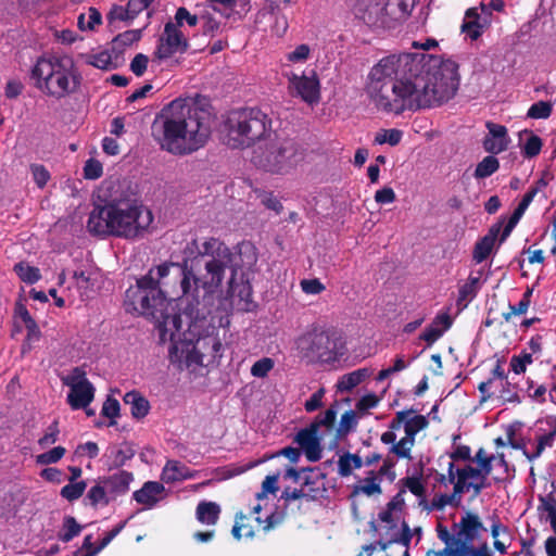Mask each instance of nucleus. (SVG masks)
Wrapping results in <instances>:
<instances>
[{
	"instance_id": "1",
	"label": "nucleus",
	"mask_w": 556,
	"mask_h": 556,
	"mask_svg": "<svg viewBox=\"0 0 556 556\" xmlns=\"http://www.w3.org/2000/svg\"><path fill=\"white\" fill-rule=\"evenodd\" d=\"M458 64L424 53L392 54L375 64L366 85L376 108L402 114L440 106L459 87Z\"/></svg>"
},
{
	"instance_id": "2",
	"label": "nucleus",
	"mask_w": 556,
	"mask_h": 556,
	"mask_svg": "<svg viewBox=\"0 0 556 556\" xmlns=\"http://www.w3.org/2000/svg\"><path fill=\"white\" fill-rule=\"evenodd\" d=\"M202 256H210L204 263V273L200 270V261L197 258L184 260L179 263H163L154 269V278L160 281L166 277L172 267L179 269L180 274V309L189 319L190 326L205 319L214 304V295L223 285L227 268L237 271L235 254L230 248L217 238H208L203 242Z\"/></svg>"
},
{
	"instance_id": "3",
	"label": "nucleus",
	"mask_w": 556,
	"mask_h": 556,
	"mask_svg": "<svg viewBox=\"0 0 556 556\" xmlns=\"http://www.w3.org/2000/svg\"><path fill=\"white\" fill-rule=\"evenodd\" d=\"M207 111L189 99L166 104L152 124V136L163 151L185 156L203 148L211 137Z\"/></svg>"
},
{
	"instance_id": "4",
	"label": "nucleus",
	"mask_w": 556,
	"mask_h": 556,
	"mask_svg": "<svg viewBox=\"0 0 556 556\" xmlns=\"http://www.w3.org/2000/svg\"><path fill=\"white\" fill-rule=\"evenodd\" d=\"M152 222L151 211L136 200L114 199L93 207L87 228L98 236L135 239L141 237Z\"/></svg>"
},
{
	"instance_id": "5",
	"label": "nucleus",
	"mask_w": 556,
	"mask_h": 556,
	"mask_svg": "<svg viewBox=\"0 0 556 556\" xmlns=\"http://www.w3.org/2000/svg\"><path fill=\"white\" fill-rule=\"evenodd\" d=\"M170 301L166 298L157 280L154 268L137 279L125 292L124 307L127 313L144 316L155 324L159 332V343H167L172 329H180V316L169 312Z\"/></svg>"
},
{
	"instance_id": "6",
	"label": "nucleus",
	"mask_w": 556,
	"mask_h": 556,
	"mask_svg": "<svg viewBox=\"0 0 556 556\" xmlns=\"http://www.w3.org/2000/svg\"><path fill=\"white\" fill-rule=\"evenodd\" d=\"M34 87L49 98L62 100L77 92L81 76L70 56H40L30 70Z\"/></svg>"
},
{
	"instance_id": "7",
	"label": "nucleus",
	"mask_w": 556,
	"mask_h": 556,
	"mask_svg": "<svg viewBox=\"0 0 556 556\" xmlns=\"http://www.w3.org/2000/svg\"><path fill=\"white\" fill-rule=\"evenodd\" d=\"M222 132L225 144L231 149L251 148L275 135L271 118L258 108L230 111Z\"/></svg>"
},
{
	"instance_id": "8",
	"label": "nucleus",
	"mask_w": 556,
	"mask_h": 556,
	"mask_svg": "<svg viewBox=\"0 0 556 556\" xmlns=\"http://www.w3.org/2000/svg\"><path fill=\"white\" fill-rule=\"evenodd\" d=\"M301 355L313 363L333 364L345 353V340L336 327L313 326L296 340Z\"/></svg>"
},
{
	"instance_id": "9",
	"label": "nucleus",
	"mask_w": 556,
	"mask_h": 556,
	"mask_svg": "<svg viewBox=\"0 0 556 556\" xmlns=\"http://www.w3.org/2000/svg\"><path fill=\"white\" fill-rule=\"evenodd\" d=\"M186 337V333H184ZM168 355L172 363L185 362L188 367L192 365H203L222 358L223 344L216 336L207 334L199 337L195 341L192 339L180 338L179 329H172L167 336Z\"/></svg>"
},
{
	"instance_id": "10",
	"label": "nucleus",
	"mask_w": 556,
	"mask_h": 556,
	"mask_svg": "<svg viewBox=\"0 0 556 556\" xmlns=\"http://www.w3.org/2000/svg\"><path fill=\"white\" fill-rule=\"evenodd\" d=\"M302 152L299 143L288 137L270 136L253 152L252 162L273 174L288 173L301 160Z\"/></svg>"
},
{
	"instance_id": "11",
	"label": "nucleus",
	"mask_w": 556,
	"mask_h": 556,
	"mask_svg": "<svg viewBox=\"0 0 556 556\" xmlns=\"http://www.w3.org/2000/svg\"><path fill=\"white\" fill-rule=\"evenodd\" d=\"M355 16L362 20L369 27H390L395 21L394 11L390 10L389 2L383 0H368L358 3L355 9Z\"/></svg>"
},
{
	"instance_id": "12",
	"label": "nucleus",
	"mask_w": 556,
	"mask_h": 556,
	"mask_svg": "<svg viewBox=\"0 0 556 556\" xmlns=\"http://www.w3.org/2000/svg\"><path fill=\"white\" fill-rule=\"evenodd\" d=\"M189 48L188 39L185 37L178 25L167 22L164 31L159 38L155 56L159 60H167L175 53H185Z\"/></svg>"
},
{
	"instance_id": "13",
	"label": "nucleus",
	"mask_w": 556,
	"mask_h": 556,
	"mask_svg": "<svg viewBox=\"0 0 556 556\" xmlns=\"http://www.w3.org/2000/svg\"><path fill=\"white\" fill-rule=\"evenodd\" d=\"M288 84L292 97H299L308 104L319 101L320 83L315 71H311V75L291 74L288 76Z\"/></svg>"
},
{
	"instance_id": "14",
	"label": "nucleus",
	"mask_w": 556,
	"mask_h": 556,
	"mask_svg": "<svg viewBox=\"0 0 556 556\" xmlns=\"http://www.w3.org/2000/svg\"><path fill=\"white\" fill-rule=\"evenodd\" d=\"M293 443L298 444L307 460L315 463L323 456L321 438L315 432V426H307L296 432Z\"/></svg>"
},
{
	"instance_id": "15",
	"label": "nucleus",
	"mask_w": 556,
	"mask_h": 556,
	"mask_svg": "<svg viewBox=\"0 0 556 556\" xmlns=\"http://www.w3.org/2000/svg\"><path fill=\"white\" fill-rule=\"evenodd\" d=\"M503 224L504 219H501L497 223L493 224L489 228L486 235L476 242L472 251V260L476 263L480 264L490 256L495 247L498 236L501 237L502 235L504 228Z\"/></svg>"
},
{
	"instance_id": "16",
	"label": "nucleus",
	"mask_w": 556,
	"mask_h": 556,
	"mask_svg": "<svg viewBox=\"0 0 556 556\" xmlns=\"http://www.w3.org/2000/svg\"><path fill=\"white\" fill-rule=\"evenodd\" d=\"M489 136L483 140V148L486 152L498 154L505 151L509 144L507 128L492 122L486 123Z\"/></svg>"
},
{
	"instance_id": "17",
	"label": "nucleus",
	"mask_w": 556,
	"mask_h": 556,
	"mask_svg": "<svg viewBox=\"0 0 556 556\" xmlns=\"http://www.w3.org/2000/svg\"><path fill=\"white\" fill-rule=\"evenodd\" d=\"M94 397V388L90 381L73 384L67 394V402L73 409L86 408Z\"/></svg>"
},
{
	"instance_id": "18",
	"label": "nucleus",
	"mask_w": 556,
	"mask_h": 556,
	"mask_svg": "<svg viewBox=\"0 0 556 556\" xmlns=\"http://www.w3.org/2000/svg\"><path fill=\"white\" fill-rule=\"evenodd\" d=\"M538 193V188H530L522 197L521 201L506 222L501 239L500 244L503 243L511 233L514 228L517 226L519 220L521 219L522 215L525 214L526 210L529 207L531 202L533 201L534 197Z\"/></svg>"
},
{
	"instance_id": "19",
	"label": "nucleus",
	"mask_w": 556,
	"mask_h": 556,
	"mask_svg": "<svg viewBox=\"0 0 556 556\" xmlns=\"http://www.w3.org/2000/svg\"><path fill=\"white\" fill-rule=\"evenodd\" d=\"M102 483L106 486L108 492L112 500L116 496L124 495L129 491V485L134 480L131 472L121 470L109 477H102Z\"/></svg>"
},
{
	"instance_id": "20",
	"label": "nucleus",
	"mask_w": 556,
	"mask_h": 556,
	"mask_svg": "<svg viewBox=\"0 0 556 556\" xmlns=\"http://www.w3.org/2000/svg\"><path fill=\"white\" fill-rule=\"evenodd\" d=\"M164 490L162 483L157 481H147L141 489L134 492L132 497L137 503L151 508L160 501V495Z\"/></svg>"
},
{
	"instance_id": "21",
	"label": "nucleus",
	"mask_w": 556,
	"mask_h": 556,
	"mask_svg": "<svg viewBox=\"0 0 556 556\" xmlns=\"http://www.w3.org/2000/svg\"><path fill=\"white\" fill-rule=\"evenodd\" d=\"M452 326V319L447 314L438 315L433 321L421 332L419 336L420 340L427 342L430 346L438 341L450 327Z\"/></svg>"
},
{
	"instance_id": "22",
	"label": "nucleus",
	"mask_w": 556,
	"mask_h": 556,
	"mask_svg": "<svg viewBox=\"0 0 556 556\" xmlns=\"http://www.w3.org/2000/svg\"><path fill=\"white\" fill-rule=\"evenodd\" d=\"M149 23L150 22L148 21V23L141 29H128L113 38L111 47L115 55V61H117L119 56L123 55L127 47L138 42L141 39L142 30L149 25Z\"/></svg>"
},
{
	"instance_id": "23",
	"label": "nucleus",
	"mask_w": 556,
	"mask_h": 556,
	"mask_svg": "<svg viewBox=\"0 0 556 556\" xmlns=\"http://www.w3.org/2000/svg\"><path fill=\"white\" fill-rule=\"evenodd\" d=\"M123 401L130 406V414L135 419H142L149 414L150 403L140 392L129 391L124 395Z\"/></svg>"
},
{
	"instance_id": "24",
	"label": "nucleus",
	"mask_w": 556,
	"mask_h": 556,
	"mask_svg": "<svg viewBox=\"0 0 556 556\" xmlns=\"http://www.w3.org/2000/svg\"><path fill=\"white\" fill-rule=\"evenodd\" d=\"M220 511V506L217 503L201 501L195 508V517L202 525L214 526L219 519Z\"/></svg>"
},
{
	"instance_id": "25",
	"label": "nucleus",
	"mask_w": 556,
	"mask_h": 556,
	"mask_svg": "<svg viewBox=\"0 0 556 556\" xmlns=\"http://www.w3.org/2000/svg\"><path fill=\"white\" fill-rule=\"evenodd\" d=\"M111 501L112 497L100 478L97 483L88 490L84 498V504L86 506H91L92 508H98L99 505L108 506Z\"/></svg>"
},
{
	"instance_id": "26",
	"label": "nucleus",
	"mask_w": 556,
	"mask_h": 556,
	"mask_svg": "<svg viewBox=\"0 0 556 556\" xmlns=\"http://www.w3.org/2000/svg\"><path fill=\"white\" fill-rule=\"evenodd\" d=\"M84 58L86 64L99 70L109 71L117 67V64L114 62L115 55L112 48L110 50H102L97 53L87 54Z\"/></svg>"
},
{
	"instance_id": "27",
	"label": "nucleus",
	"mask_w": 556,
	"mask_h": 556,
	"mask_svg": "<svg viewBox=\"0 0 556 556\" xmlns=\"http://www.w3.org/2000/svg\"><path fill=\"white\" fill-rule=\"evenodd\" d=\"M368 368H359L343 375L338 381L337 388L341 392H350L370 376Z\"/></svg>"
},
{
	"instance_id": "28",
	"label": "nucleus",
	"mask_w": 556,
	"mask_h": 556,
	"mask_svg": "<svg viewBox=\"0 0 556 556\" xmlns=\"http://www.w3.org/2000/svg\"><path fill=\"white\" fill-rule=\"evenodd\" d=\"M191 477L189 468L178 460H168L162 472V479L167 483L185 480Z\"/></svg>"
},
{
	"instance_id": "29",
	"label": "nucleus",
	"mask_w": 556,
	"mask_h": 556,
	"mask_svg": "<svg viewBox=\"0 0 556 556\" xmlns=\"http://www.w3.org/2000/svg\"><path fill=\"white\" fill-rule=\"evenodd\" d=\"M135 456L132 446L125 442L119 447L116 445L109 447V457L111 458V467L119 468L126 464L127 460Z\"/></svg>"
},
{
	"instance_id": "30",
	"label": "nucleus",
	"mask_w": 556,
	"mask_h": 556,
	"mask_svg": "<svg viewBox=\"0 0 556 556\" xmlns=\"http://www.w3.org/2000/svg\"><path fill=\"white\" fill-rule=\"evenodd\" d=\"M479 277L469 276L467 281L458 290L457 305L466 307L467 303L472 301L479 289Z\"/></svg>"
},
{
	"instance_id": "31",
	"label": "nucleus",
	"mask_w": 556,
	"mask_h": 556,
	"mask_svg": "<svg viewBox=\"0 0 556 556\" xmlns=\"http://www.w3.org/2000/svg\"><path fill=\"white\" fill-rule=\"evenodd\" d=\"M324 491H325V489H309L308 491H305L303 488L291 489V488L287 486L282 491L280 497L286 503H289V502L295 501V500H300L303 497L314 501V500H317L319 496H321Z\"/></svg>"
},
{
	"instance_id": "32",
	"label": "nucleus",
	"mask_w": 556,
	"mask_h": 556,
	"mask_svg": "<svg viewBox=\"0 0 556 556\" xmlns=\"http://www.w3.org/2000/svg\"><path fill=\"white\" fill-rule=\"evenodd\" d=\"M83 530V526H80L75 517L65 516L63 518V523L61 531L58 533V539L64 543L72 541L75 536L79 535Z\"/></svg>"
},
{
	"instance_id": "33",
	"label": "nucleus",
	"mask_w": 556,
	"mask_h": 556,
	"mask_svg": "<svg viewBox=\"0 0 556 556\" xmlns=\"http://www.w3.org/2000/svg\"><path fill=\"white\" fill-rule=\"evenodd\" d=\"M412 536L413 535H412L409 526L405 521H403L402 533L400 535H394L389 541L379 540V541H377V544L379 545V548L381 551H387L393 544H401V545H403L404 551H408L409 544L412 541Z\"/></svg>"
},
{
	"instance_id": "34",
	"label": "nucleus",
	"mask_w": 556,
	"mask_h": 556,
	"mask_svg": "<svg viewBox=\"0 0 556 556\" xmlns=\"http://www.w3.org/2000/svg\"><path fill=\"white\" fill-rule=\"evenodd\" d=\"M456 475H458V479L454 481V488L452 495L456 500V502L460 505L462 495L468 491H470V473L464 468H457Z\"/></svg>"
},
{
	"instance_id": "35",
	"label": "nucleus",
	"mask_w": 556,
	"mask_h": 556,
	"mask_svg": "<svg viewBox=\"0 0 556 556\" xmlns=\"http://www.w3.org/2000/svg\"><path fill=\"white\" fill-rule=\"evenodd\" d=\"M498 167V160L493 155H488L477 164L473 176L477 179L490 177Z\"/></svg>"
},
{
	"instance_id": "36",
	"label": "nucleus",
	"mask_w": 556,
	"mask_h": 556,
	"mask_svg": "<svg viewBox=\"0 0 556 556\" xmlns=\"http://www.w3.org/2000/svg\"><path fill=\"white\" fill-rule=\"evenodd\" d=\"M533 290L531 288H528L525 293L522 294L521 300L516 305H508L509 311L507 313H503V318L506 323L510 321L511 317L514 315H523L527 313L530 303H531V296H532Z\"/></svg>"
},
{
	"instance_id": "37",
	"label": "nucleus",
	"mask_w": 556,
	"mask_h": 556,
	"mask_svg": "<svg viewBox=\"0 0 556 556\" xmlns=\"http://www.w3.org/2000/svg\"><path fill=\"white\" fill-rule=\"evenodd\" d=\"M363 482L364 484L356 485L354 488V494H357L359 492L366 494L367 496H371L374 494H381L382 490L375 471H369L368 476L364 479Z\"/></svg>"
},
{
	"instance_id": "38",
	"label": "nucleus",
	"mask_w": 556,
	"mask_h": 556,
	"mask_svg": "<svg viewBox=\"0 0 556 556\" xmlns=\"http://www.w3.org/2000/svg\"><path fill=\"white\" fill-rule=\"evenodd\" d=\"M86 486H87V483L84 480L78 481V482H70L68 484L64 485L61 489L60 494L63 498H65L72 503L83 496V494L85 493Z\"/></svg>"
},
{
	"instance_id": "39",
	"label": "nucleus",
	"mask_w": 556,
	"mask_h": 556,
	"mask_svg": "<svg viewBox=\"0 0 556 556\" xmlns=\"http://www.w3.org/2000/svg\"><path fill=\"white\" fill-rule=\"evenodd\" d=\"M414 445L415 439L405 434V437L391 446L390 453L396 455L399 458L412 459L410 452Z\"/></svg>"
},
{
	"instance_id": "40",
	"label": "nucleus",
	"mask_w": 556,
	"mask_h": 556,
	"mask_svg": "<svg viewBox=\"0 0 556 556\" xmlns=\"http://www.w3.org/2000/svg\"><path fill=\"white\" fill-rule=\"evenodd\" d=\"M508 533V527L504 526L501 521H500V518L497 516H494L493 518V523L491 526V535L493 536L494 539V543H493V546L494 548L501 553V554H506L507 552V546L505 545L504 542L500 541L497 538L501 535V534H507Z\"/></svg>"
},
{
	"instance_id": "41",
	"label": "nucleus",
	"mask_w": 556,
	"mask_h": 556,
	"mask_svg": "<svg viewBox=\"0 0 556 556\" xmlns=\"http://www.w3.org/2000/svg\"><path fill=\"white\" fill-rule=\"evenodd\" d=\"M429 425V421L424 415H415L414 417L407 419L404 424L405 434L409 438L416 437V434L426 429Z\"/></svg>"
},
{
	"instance_id": "42",
	"label": "nucleus",
	"mask_w": 556,
	"mask_h": 556,
	"mask_svg": "<svg viewBox=\"0 0 556 556\" xmlns=\"http://www.w3.org/2000/svg\"><path fill=\"white\" fill-rule=\"evenodd\" d=\"M553 112V105L548 101H538L533 103L528 112L527 117L533 118V119H545L551 116Z\"/></svg>"
},
{
	"instance_id": "43",
	"label": "nucleus",
	"mask_w": 556,
	"mask_h": 556,
	"mask_svg": "<svg viewBox=\"0 0 556 556\" xmlns=\"http://www.w3.org/2000/svg\"><path fill=\"white\" fill-rule=\"evenodd\" d=\"M403 137V131L396 128L382 129L375 137V142L378 144L389 143L394 147L397 146Z\"/></svg>"
},
{
	"instance_id": "44",
	"label": "nucleus",
	"mask_w": 556,
	"mask_h": 556,
	"mask_svg": "<svg viewBox=\"0 0 556 556\" xmlns=\"http://www.w3.org/2000/svg\"><path fill=\"white\" fill-rule=\"evenodd\" d=\"M526 134H529V137L522 147V154L527 159H532L541 152L543 142L542 139L532 131L526 130Z\"/></svg>"
},
{
	"instance_id": "45",
	"label": "nucleus",
	"mask_w": 556,
	"mask_h": 556,
	"mask_svg": "<svg viewBox=\"0 0 556 556\" xmlns=\"http://www.w3.org/2000/svg\"><path fill=\"white\" fill-rule=\"evenodd\" d=\"M495 460V456L492 454L486 457L484 460L478 462V467H473L469 464L465 465L464 468L470 473L472 478L478 477L479 475H491L493 469V462Z\"/></svg>"
},
{
	"instance_id": "46",
	"label": "nucleus",
	"mask_w": 556,
	"mask_h": 556,
	"mask_svg": "<svg viewBox=\"0 0 556 556\" xmlns=\"http://www.w3.org/2000/svg\"><path fill=\"white\" fill-rule=\"evenodd\" d=\"M66 453L65 447L55 446L52 450L37 455L36 463L39 465H50L58 463Z\"/></svg>"
},
{
	"instance_id": "47",
	"label": "nucleus",
	"mask_w": 556,
	"mask_h": 556,
	"mask_svg": "<svg viewBox=\"0 0 556 556\" xmlns=\"http://www.w3.org/2000/svg\"><path fill=\"white\" fill-rule=\"evenodd\" d=\"M119 402L112 396H108L102 405L101 414L104 417L110 418L109 426L115 425V418L119 416Z\"/></svg>"
},
{
	"instance_id": "48",
	"label": "nucleus",
	"mask_w": 556,
	"mask_h": 556,
	"mask_svg": "<svg viewBox=\"0 0 556 556\" xmlns=\"http://www.w3.org/2000/svg\"><path fill=\"white\" fill-rule=\"evenodd\" d=\"M274 366V359L270 357H263L252 365L251 375L256 378H265Z\"/></svg>"
},
{
	"instance_id": "49",
	"label": "nucleus",
	"mask_w": 556,
	"mask_h": 556,
	"mask_svg": "<svg viewBox=\"0 0 556 556\" xmlns=\"http://www.w3.org/2000/svg\"><path fill=\"white\" fill-rule=\"evenodd\" d=\"M15 269L20 278L26 283L33 285L41 278L40 270L37 267L18 264L15 266Z\"/></svg>"
},
{
	"instance_id": "50",
	"label": "nucleus",
	"mask_w": 556,
	"mask_h": 556,
	"mask_svg": "<svg viewBox=\"0 0 556 556\" xmlns=\"http://www.w3.org/2000/svg\"><path fill=\"white\" fill-rule=\"evenodd\" d=\"M356 426V416L353 410H346L342 414L339 428L337 430L338 437H343L351 432Z\"/></svg>"
},
{
	"instance_id": "51",
	"label": "nucleus",
	"mask_w": 556,
	"mask_h": 556,
	"mask_svg": "<svg viewBox=\"0 0 556 556\" xmlns=\"http://www.w3.org/2000/svg\"><path fill=\"white\" fill-rule=\"evenodd\" d=\"M30 172L38 188L42 189L50 180V173L42 164H31Z\"/></svg>"
},
{
	"instance_id": "52",
	"label": "nucleus",
	"mask_w": 556,
	"mask_h": 556,
	"mask_svg": "<svg viewBox=\"0 0 556 556\" xmlns=\"http://www.w3.org/2000/svg\"><path fill=\"white\" fill-rule=\"evenodd\" d=\"M460 29L471 40H477L483 33V25L480 21L464 20Z\"/></svg>"
},
{
	"instance_id": "53",
	"label": "nucleus",
	"mask_w": 556,
	"mask_h": 556,
	"mask_svg": "<svg viewBox=\"0 0 556 556\" xmlns=\"http://www.w3.org/2000/svg\"><path fill=\"white\" fill-rule=\"evenodd\" d=\"M106 18H108L109 23H113L114 21H123V22L130 23L134 21L132 18H130V13L128 11L127 5L123 7V5H118V4L112 5L111 10L109 11V13L106 15Z\"/></svg>"
},
{
	"instance_id": "54",
	"label": "nucleus",
	"mask_w": 556,
	"mask_h": 556,
	"mask_svg": "<svg viewBox=\"0 0 556 556\" xmlns=\"http://www.w3.org/2000/svg\"><path fill=\"white\" fill-rule=\"evenodd\" d=\"M85 15L80 14L78 17V26L80 29H93L97 25L102 23L101 13L96 8H90L88 10V23L84 25Z\"/></svg>"
},
{
	"instance_id": "55",
	"label": "nucleus",
	"mask_w": 556,
	"mask_h": 556,
	"mask_svg": "<svg viewBox=\"0 0 556 556\" xmlns=\"http://www.w3.org/2000/svg\"><path fill=\"white\" fill-rule=\"evenodd\" d=\"M87 372L83 366L74 367L71 372L62 378L65 386L72 388L73 384H77L84 381H89L86 377Z\"/></svg>"
},
{
	"instance_id": "56",
	"label": "nucleus",
	"mask_w": 556,
	"mask_h": 556,
	"mask_svg": "<svg viewBox=\"0 0 556 556\" xmlns=\"http://www.w3.org/2000/svg\"><path fill=\"white\" fill-rule=\"evenodd\" d=\"M59 433H60L59 422H58V420H54L48 427L46 434L38 440V444L42 448H45L51 444H54L58 441Z\"/></svg>"
},
{
	"instance_id": "57",
	"label": "nucleus",
	"mask_w": 556,
	"mask_h": 556,
	"mask_svg": "<svg viewBox=\"0 0 556 556\" xmlns=\"http://www.w3.org/2000/svg\"><path fill=\"white\" fill-rule=\"evenodd\" d=\"M454 534H452L448 529L439 523L438 527H437V533H438V538L443 542L445 543L446 547L445 548H457L458 547V541L455 539L456 538V531H453Z\"/></svg>"
},
{
	"instance_id": "58",
	"label": "nucleus",
	"mask_w": 556,
	"mask_h": 556,
	"mask_svg": "<svg viewBox=\"0 0 556 556\" xmlns=\"http://www.w3.org/2000/svg\"><path fill=\"white\" fill-rule=\"evenodd\" d=\"M103 167L102 164L94 160L89 159L84 166V176L87 179H98L102 176Z\"/></svg>"
},
{
	"instance_id": "59",
	"label": "nucleus",
	"mask_w": 556,
	"mask_h": 556,
	"mask_svg": "<svg viewBox=\"0 0 556 556\" xmlns=\"http://www.w3.org/2000/svg\"><path fill=\"white\" fill-rule=\"evenodd\" d=\"M311 48L306 43L299 45L293 51L287 54V60L291 63L304 62L309 58Z\"/></svg>"
},
{
	"instance_id": "60",
	"label": "nucleus",
	"mask_w": 556,
	"mask_h": 556,
	"mask_svg": "<svg viewBox=\"0 0 556 556\" xmlns=\"http://www.w3.org/2000/svg\"><path fill=\"white\" fill-rule=\"evenodd\" d=\"M401 481L414 495L419 497L425 495L426 489L420 477H406Z\"/></svg>"
},
{
	"instance_id": "61",
	"label": "nucleus",
	"mask_w": 556,
	"mask_h": 556,
	"mask_svg": "<svg viewBox=\"0 0 556 556\" xmlns=\"http://www.w3.org/2000/svg\"><path fill=\"white\" fill-rule=\"evenodd\" d=\"M149 58L143 53H138L130 62V71L137 76H142L148 67Z\"/></svg>"
},
{
	"instance_id": "62",
	"label": "nucleus",
	"mask_w": 556,
	"mask_h": 556,
	"mask_svg": "<svg viewBox=\"0 0 556 556\" xmlns=\"http://www.w3.org/2000/svg\"><path fill=\"white\" fill-rule=\"evenodd\" d=\"M175 21V24L178 25V27L182 25L184 21H186L189 26L194 27L197 26L199 18L197 15L190 14L186 8L180 7L176 11Z\"/></svg>"
},
{
	"instance_id": "63",
	"label": "nucleus",
	"mask_w": 556,
	"mask_h": 556,
	"mask_svg": "<svg viewBox=\"0 0 556 556\" xmlns=\"http://www.w3.org/2000/svg\"><path fill=\"white\" fill-rule=\"evenodd\" d=\"M301 288L302 291L306 294H319L326 289L325 286L317 278L303 279L301 281Z\"/></svg>"
},
{
	"instance_id": "64",
	"label": "nucleus",
	"mask_w": 556,
	"mask_h": 556,
	"mask_svg": "<svg viewBox=\"0 0 556 556\" xmlns=\"http://www.w3.org/2000/svg\"><path fill=\"white\" fill-rule=\"evenodd\" d=\"M324 393V389H319L311 395L304 404V408L307 413H313L321 407Z\"/></svg>"
}]
</instances>
